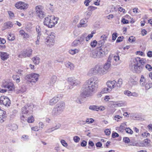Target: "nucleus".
<instances>
[{"mask_svg": "<svg viewBox=\"0 0 152 152\" xmlns=\"http://www.w3.org/2000/svg\"><path fill=\"white\" fill-rule=\"evenodd\" d=\"M98 78L92 77L85 83L84 89L80 94L81 96L86 98L92 96V93L97 88L98 83Z\"/></svg>", "mask_w": 152, "mask_h": 152, "instance_id": "1", "label": "nucleus"}, {"mask_svg": "<svg viewBox=\"0 0 152 152\" xmlns=\"http://www.w3.org/2000/svg\"><path fill=\"white\" fill-rule=\"evenodd\" d=\"M58 20V18L55 17L54 15H48L45 18L44 24L49 28H52L57 23Z\"/></svg>", "mask_w": 152, "mask_h": 152, "instance_id": "2", "label": "nucleus"}, {"mask_svg": "<svg viewBox=\"0 0 152 152\" xmlns=\"http://www.w3.org/2000/svg\"><path fill=\"white\" fill-rule=\"evenodd\" d=\"M143 68L142 65L136 64L135 63L131 61L129 64L130 69L133 72L137 73H140L142 70Z\"/></svg>", "mask_w": 152, "mask_h": 152, "instance_id": "3", "label": "nucleus"}, {"mask_svg": "<svg viewBox=\"0 0 152 152\" xmlns=\"http://www.w3.org/2000/svg\"><path fill=\"white\" fill-rule=\"evenodd\" d=\"M97 52V58H99L103 57L107 52L109 50L108 48H107L106 45H104L101 47V48H98L96 49Z\"/></svg>", "mask_w": 152, "mask_h": 152, "instance_id": "4", "label": "nucleus"}, {"mask_svg": "<svg viewBox=\"0 0 152 152\" xmlns=\"http://www.w3.org/2000/svg\"><path fill=\"white\" fill-rule=\"evenodd\" d=\"M39 75L38 74L35 73H31L27 75L25 77V79L28 80H30V83H35L37 81L38 79Z\"/></svg>", "mask_w": 152, "mask_h": 152, "instance_id": "5", "label": "nucleus"}, {"mask_svg": "<svg viewBox=\"0 0 152 152\" xmlns=\"http://www.w3.org/2000/svg\"><path fill=\"white\" fill-rule=\"evenodd\" d=\"M11 101L7 96H1L0 97V104L8 107L10 106Z\"/></svg>", "mask_w": 152, "mask_h": 152, "instance_id": "6", "label": "nucleus"}, {"mask_svg": "<svg viewBox=\"0 0 152 152\" xmlns=\"http://www.w3.org/2000/svg\"><path fill=\"white\" fill-rule=\"evenodd\" d=\"M35 9L37 16L40 19L43 18L45 16V13L43 11L42 7L40 5L37 6Z\"/></svg>", "mask_w": 152, "mask_h": 152, "instance_id": "7", "label": "nucleus"}, {"mask_svg": "<svg viewBox=\"0 0 152 152\" xmlns=\"http://www.w3.org/2000/svg\"><path fill=\"white\" fill-rule=\"evenodd\" d=\"M2 87L7 88L8 89V91H13L15 88L13 83L6 80H4L3 81L2 84Z\"/></svg>", "mask_w": 152, "mask_h": 152, "instance_id": "8", "label": "nucleus"}, {"mask_svg": "<svg viewBox=\"0 0 152 152\" xmlns=\"http://www.w3.org/2000/svg\"><path fill=\"white\" fill-rule=\"evenodd\" d=\"M54 33H51L48 36L46 39L45 43L47 45L50 46L53 45L54 43V38L55 36L53 34Z\"/></svg>", "mask_w": 152, "mask_h": 152, "instance_id": "9", "label": "nucleus"}, {"mask_svg": "<svg viewBox=\"0 0 152 152\" xmlns=\"http://www.w3.org/2000/svg\"><path fill=\"white\" fill-rule=\"evenodd\" d=\"M34 107V105L32 104L26 105L22 108V113L23 114H27L29 111H31Z\"/></svg>", "mask_w": 152, "mask_h": 152, "instance_id": "10", "label": "nucleus"}, {"mask_svg": "<svg viewBox=\"0 0 152 152\" xmlns=\"http://www.w3.org/2000/svg\"><path fill=\"white\" fill-rule=\"evenodd\" d=\"M32 50L30 48H27L22 51L20 56L24 57H29L31 55Z\"/></svg>", "mask_w": 152, "mask_h": 152, "instance_id": "11", "label": "nucleus"}, {"mask_svg": "<svg viewBox=\"0 0 152 152\" xmlns=\"http://www.w3.org/2000/svg\"><path fill=\"white\" fill-rule=\"evenodd\" d=\"M95 68L96 69L97 74L99 75H102L105 74L106 72L104 71L103 66L99 65H95Z\"/></svg>", "mask_w": 152, "mask_h": 152, "instance_id": "12", "label": "nucleus"}, {"mask_svg": "<svg viewBox=\"0 0 152 152\" xmlns=\"http://www.w3.org/2000/svg\"><path fill=\"white\" fill-rule=\"evenodd\" d=\"M131 61L135 63L136 64L142 65L143 67L144 66L145 61L143 59H140V58L137 57L131 60Z\"/></svg>", "mask_w": 152, "mask_h": 152, "instance_id": "13", "label": "nucleus"}, {"mask_svg": "<svg viewBox=\"0 0 152 152\" xmlns=\"http://www.w3.org/2000/svg\"><path fill=\"white\" fill-rule=\"evenodd\" d=\"M65 106L64 102H61L58 103L55 107L62 113L65 109Z\"/></svg>", "mask_w": 152, "mask_h": 152, "instance_id": "14", "label": "nucleus"}, {"mask_svg": "<svg viewBox=\"0 0 152 152\" xmlns=\"http://www.w3.org/2000/svg\"><path fill=\"white\" fill-rule=\"evenodd\" d=\"M15 6L18 9H25L27 8V5L22 2L19 1L15 4Z\"/></svg>", "mask_w": 152, "mask_h": 152, "instance_id": "15", "label": "nucleus"}, {"mask_svg": "<svg viewBox=\"0 0 152 152\" xmlns=\"http://www.w3.org/2000/svg\"><path fill=\"white\" fill-rule=\"evenodd\" d=\"M68 81L69 82L70 85L73 86L79 85L80 83L78 80L74 78H69Z\"/></svg>", "mask_w": 152, "mask_h": 152, "instance_id": "16", "label": "nucleus"}, {"mask_svg": "<svg viewBox=\"0 0 152 152\" xmlns=\"http://www.w3.org/2000/svg\"><path fill=\"white\" fill-rule=\"evenodd\" d=\"M116 83V82L114 80L113 81H108L107 82L106 84L107 87H108L111 91L112 89L114 88Z\"/></svg>", "mask_w": 152, "mask_h": 152, "instance_id": "17", "label": "nucleus"}, {"mask_svg": "<svg viewBox=\"0 0 152 152\" xmlns=\"http://www.w3.org/2000/svg\"><path fill=\"white\" fill-rule=\"evenodd\" d=\"M96 72L95 66L94 67L91 68L89 70L87 73V75L90 76L96 75L97 74Z\"/></svg>", "mask_w": 152, "mask_h": 152, "instance_id": "18", "label": "nucleus"}, {"mask_svg": "<svg viewBox=\"0 0 152 152\" xmlns=\"http://www.w3.org/2000/svg\"><path fill=\"white\" fill-rule=\"evenodd\" d=\"M87 19L86 18L81 20L80 22V23L77 25L78 28L81 27H86L87 26V25L86 24V23L87 22Z\"/></svg>", "mask_w": 152, "mask_h": 152, "instance_id": "19", "label": "nucleus"}, {"mask_svg": "<svg viewBox=\"0 0 152 152\" xmlns=\"http://www.w3.org/2000/svg\"><path fill=\"white\" fill-rule=\"evenodd\" d=\"M20 34L23 37L24 39H27L30 38V35L26 33L23 30H21L19 31Z\"/></svg>", "mask_w": 152, "mask_h": 152, "instance_id": "20", "label": "nucleus"}, {"mask_svg": "<svg viewBox=\"0 0 152 152\" xmlns=\"http://www.w3.org/2000/svg\"><path fill=\"white\" fill-rule=\"evenodd\" d=\"M9 54L6 52H0V57L1 59L3 61L7 60L9 58Z\"/></svg>", "mask_w": 152, "mask_h": 152, "instance_id": "21", "label": "nucleus"}, {"mask_svg": "<svg viewBox=\"0 0 152 152\" xmlns=\"http://www.w3.org/2000/svg\"><path fill=\"white\" fill-rule=\"evenodd\" d=\"M62 112L55 107L53 109L52 112V115L54 117H56L59 115Z\"/></svg>", "mask_w": 152, "mask_h": 152, "instance_id": "22", "label": "nucleus"}, {"mask_svg": "<svg viewBox=\"0 0 152 152\" xmlns=\"http://www.w3.org/2000/svg\"><path fill=\"white\" fill-rule=\"evenodd\" d=\"M12 26V24L11 22H8L6 23H5L4 24L3 29L4 30L5 29H10Z\"/></svg>", "mask_w": 152, "mask_h": 152, "instance_id": "23", "label": "nucleus"}, {"mask_svg": "<svg viewBox=\"0 0 152 152\" xmlns=\"http://www.w3.org/2000/svg\"><path fill=\"white\" fill-rule=\"evenodd\" d=\"M26 91V88L24 86H22L19 89L16 90V93H23Z\"/></svg>", "mask_w": 152, "mask_h": 152, "instance_id": "24", "label": "nucleus"}, {"mask_svg": "<svg viewBox=\"0 0 152 152\" xmlns=\"http://www.w3.org/2000/svg\"><path fill=\"white\" fill-rule=\"evenodd\" d=\"M65 65L66 67L69 68L71 70H73L74 68V64L69 61L65 63Z\"/></svg>", "mask_w": 152, "mask_h": 152, "instance_id": "25", "label": "nucleus"}, {"mask_svg": "<svg viewBox=\"0 0 152 152\" xmlns=\"http://www.w3.org/2000/svg\"><path fill=\"white\" fill-rule=\"evenodd\" d=\"M86 33L83 34L81 35L80 38L78 39V40H79V42H80L81 44L83 43L84 40L85 39V38L86 37Z\"/></svg>", "mask_w": 152, "mask_h": 152, "instance_id": "26", "label": "nucleus"}, {"mask_svg": "<svg viewBox=\"0 0 152 152\" xmlns=\"http://www.w3.org/2000/svg\"><path fill=\"white\" fill-rule=\"evenodd\" d=\"M58 101V99L56 98V97H54L53 99L50 100L49 102V104L52 105H53L55 103H57Z\"/></svg>", "mask_w": 152, "mask_h": 152, "instance_id": "27", "label": "nucleus"}, {"mask_svg": "<svg viewBox=\"0 0 152 152\" xmlns=\"http://www.w3.org/2000/svg\"><path fill=\"white\" fill-rule=\"evenodd\" d=\"M57 79V77L55 75L53 76L50 80V84L53 85V84L56 82Z\"/></svg>", "mask_w": 152, "mask_h": 152, "instance_id": "28", "label": "nucleus"}, {"mask_svg": "<svg viewBox=\"0 0 152 152\" xmlns=\"http://www.w3.org/2000/svg\"><path fill=\"white\" fill-rule=\"evenodd\" d=\"M32 60L35 64H38L39 62V58L38 57H33L32 58Z\"/></svg>", "mask_w": 152, "mask_h": 152, "instance_id": "29", "label": "nucleus"}, {"mask_svg": "<svg viewBox=\"0 0 152 152\" xmlns=\"http://www.w3.org/2000/svg\"><path fill=\"white\" fill-rule=\"evenodd\" d=\"M97 52L96 50L93 51L91 54V56L93 58H97Z\"/></svg>", "mask_w": 152, "mask_h": 152, "instance_id": "30", "label": "nucleus"}, {"mask_svg": "<svg viewBox=\"0 0 152 152\" xmlns=\"http://www.w3.org/2000/svg\"><path fill=\"white\" fill-rule=\"evenodd\" d=\"M81 44L78 39L75 40L72 44V45L74 47H76Z\"/></svg>", "mask_w": 152, "mask_h": 152, "instance_id": "31", "label": "nucleus"}, {"mask_svg": "<svg viewBox=\"0 0 152 152\" xmlns=\"http://www.w3.org/2000/svg\"><path fill=\"white\" fill-rule=\"evenodd\" d=\"M111 65V64L107 63L105 64L103 66V67L106 72V71L110 68Z\"/></svg>", "mask_w": 152, "mask_h": 152, "instance_id": "32", "label": "nucleus"}, {"mask_svg": "<svg viewBox=\"0 0 152 152\" xmlns=\"http://www.w3.org/2000/svg\"><path fill=\"white\" fill-rule=\"evenodd\" d=\"M36 30L38 37H40L41 35V29L39 26H36Z\"/></svg>", "mask_w": 152, "mask_h": 152, "instance_id": "33", "label": "nucleus"}, {"mask_svg": "<svg viewBox=\"0 0 152 152\" xmlns=\"http://www.w3.org/2000/svg\"><path fill=\"white\" fill-rule=\"evenodd\" d=\"M111 90L109 88H104L102 90L101 93L102 94L106 93L109 92Z\"/></svg>", "mask_w": 152, "mask_h": 152, "instance_id": "34", "label": "nucleus"}, {"mask_svg": "<svg viewBox=\"0 0 152 152\" xmlns=\"http://www.w3.org/2000/svg\"><path fill=\"white\" fill-rule=\"evenodd\" d=\"M89 109L90 110L98 111V106L95 105H91L89 107Z\"/></svg>", "mask_w": 152, "mask_h": 152, "instance_id": "35", "label": "nucleus"}, {"mask_svg": "<svg viewBox=\"0 0 152 152\" xmlns=\"http://www.w3.org/2000/svg\"><path fill=\"white\" fill-rule=\"evenodd\" d=\"M92 12H90L88 10V11L86 12L85 13V15L86 16V19H88L91 16V15L92 14Z\"/></svg>", "mask_w": 152, "mask_h": 152, "instance_id": "36", "label": "nucleus"}, {"mask_svg": "<svg viewBox=\"0 0 152 152\" xmlns=\"http://www.w3.org/2000/svg\"><path fill=\"white\" fill-rule=\"evenodd\" d=\"M78 52V50L77 49H71L69 51V53L72 55H73Z\"/></svg>", "mask_w": 152, "mask_h": 152, "instance_id": "37", "label": "nucleus"}, {"mask_svg": "<svg viewBox=\"0 0 152 152\" xmlns=\"http://www.w3.org/2000/svg\"><path fill=\"white\" fill-rule=\"evenodd\" d=\"M151 140H150L148 139H146L145 140L143 141V144L144 146L149 145V144Z\"/></svg>", "mask_w": 152, "mask_h": 152, "instance_id": "38", "label": "nucleus"}, {"mask_svg": "<svg viewBox=\"0 0 152 152\" xmlns=\"http://www.w3.org/2000/svg\"><path fill=\"white\" fill-rule=\"evenodd\" d=\"M104 40L100 39L99 41L97 43V44L99 45L100 47L99 48H101V47L104 46V45H103L104 44Z\"/></svg>", "mask_w": 152, "mask_h": 152, "instance_id": "39", "label": "nucleus"}, {"mask_svg": "<svg viewBox=\"0 0 152 152\" xmlns=\"http://www.w3.org/2000/svg\"><path fill=\"white\" fill-rule=\"evenodd\" d=\"M97 44V42L96 40H94L93 42H91L90 45L92 48L95 47L96 45Z\"/></svg>", "mask_w": 152, "mask_h": 152, "instance_id": "40", "label": "nucleus"}, {"mask_svg": "<svg viewBox=\"0 0 152 152\" xmlns=\"http://www.w3.org/2000/svg\"><path fill=\"white\" fill-rule=\"evenodd\" d=\"M53 6V5H52L50 4L47 6V9L51 11V12H53L54 9Z\"/></svg>", "mask_w": 152, "mask_h": 152, "instance_id": "41", "label": "nucleus"}, {"mask_svg": "<svg viewBox=\"0 0 152 152\" xmlns=\"http://www.w3.org/2000/svg\"><path fill=\"white\" fill-rule=\"evenodd\" d=\"M118 87H120L121 85L122 84V80L120 78L118 79L117 83L116 84Z\"/></svg>", "mask_w": 152, "mask_h": 152, "instance_id": "42", "label": "nucleus"}, {"mask_svg": "<svg viewBox=\"0 0 152 152\" xmlns=\"http://www.w3.org/2000/svg\"><path fill=\"white\" fill-rule=\"evenodd\" d=\"M145 87L146 89H148L152 87V83H147L145 85Z\"/></svg>", "mask_w": 152, "mask_h": 152, "instance_id": "43", "label": "nucleus"}, {"mask_svg": "<svg viewBox=\"0 0 152 152\" xmlns=\"http://www.w3.org/2000/svg\"><path fill=\"white\" fill-rule=\"evenodd\" d=\"M18 126L15 124H13L11 126L10 129L12 130H15L18 129Z\"/></svg>", "mask_w": 152, "mask_h": 152, "instance_id": "44", "label": "nucleus"}, {"mask_svg": "<svg viewBox=\"0 0 152 152\" xmlns=\"http://www.w3.org/2000/svg\"><path fill=\"white\" fill-rule=\"evenodd\" d=\"M80 140V137L77 136H75L73 137V140L75 142L77 143L79 142Z\"/></svg>", "mask_w": 152, "mask_h": 152, "instance_id": "45", "label": "nucleus"}, {"mask_svg": "<svg viewBox=\"0 0 152 152\" xmlns=\"http://www.w3.org/2000/svg\"><path fill=\"white\" fill-rule=\"evenodd\" d=\"M96 9L97 7H96L90 6L88 8V10L89 11L92 12L93 11L96 10Z\"/></svg>", "mask_w": 152, "mask_h": 152, "instance_id": "46", "label": "nucleus"}, {"mask_svg": "<svg viewBox=\"0 0 152 152\" xmlns=\"http://www.w3.org/2000/svg\"><path fill=\"white\" fill-rule=\"evenodd\" d=\"M125 131L126 133L130 134H132L133 133V131L129 128H125Z\"/></svg>", "mask_w": 152, "mask_h": 152, "instance_id": "47", "label": "nucleus"}, {"mask_svg": "<svg viewBox=\"0 0 152 152\" xmlns=\"http://www.w3.org/2000/svg\"><path fill=\"white\" fill-rule=\"evenodd\" d=\"M142 136L144 137H148L150 136V134L147 132H144L142 134Z\"/></svg>", "mask_w": 152, "mask_h": 152, "instance_id": "48", "label": "nucleus"}, {"mask_svg": "<svg viewBox=\"0 0 152 152\" xmlns=\"http://www.w3.org/2000/svg\"><path fill=\"white\" fill-rule=\"evenodd\" d=\"M34 121V117L32 116H31L28 118L27 121L29 123H32Z\"/></svg>", "mask_w": 152, "mask_h": 152, "instance_id": "49", "label": "nucleus"}, {"mask_svg": "<svg viewBox=\"0 0 152 152\" xmlns=\"http://www.w3.org/2000/svg\"><path fill=\"white\" fill-rule=\"evenodd\" d=\"M117 33L116 32L113 33L112 34V40L115 41L117 37Z\"/></svg>", "mask_w": 152, "mask_h": 152, "instance_id": "50", "label": "nucleus"}, {"mask_svg": "<svg viewBox=\"0 0 152 152\" xmlns=\"http://www.w3.org/2000/svg\"><path fill=\"white\" fill-rule=\"evenodd\" d=\"M135 38L134 37L131 36L129 37L128 40L130 42H132L135 41Z\"/></svg>", "mask_w": 152, "mask_h": 152, "instance_id": "51", "label": "nucleus"}, {"mask_svg": "<svg viewBox=\"0 0 152 152\" xmlns=\"http://www.w3.org/2000/svg\"><path fill=\"white\" fill-rule=\"evenodd\" d=\"M107 37L105 35H102L100 38V39L104 40L105 42V41L107 40Z\"/></svg>", "mask_w": 152, "mask_h": 152, "instance_id": "52", "label": "nucleus"}, {"mask_svg": "<svg viewBox=\"0 0 152 152\" xmlns=\"http://www.w3.org/2000/svg\"><path fill=\"white\" fill-rule=\"evenodd\" d=\"M124 38V37L122 36L118 37L116 40V42H119L122 41Z\"/></svg>", "mask_w": 152, "mask_h": 152, "instance_id": "53", "label": "nucleus"}, {"mask_svg": "<svg viewBox=\"0 0 152 152\" xmlns=\"http://www.w3.org/2000/svg\"><path fill=\"white\" fill-rule=\"evenodd\" d=\"M28 137H29L28 135H23L22 136L21 139L23 140L26 141L28 139Z\"/></svg>", "mask_w": 152, "mask_h": 152, "instance_id": "54", "label": "nucleus"}, {"mask_svg": "<svg viewBox=\"0 0 152 152\" xmlns=\"http://www.w3.org/2000/svg\"><path fill=\"white\" fill-rule=\"evenodd\" d=\"M11 36L12 35L10 34L9 35L8 37V39L10 41H12L15 39V38L14 36L12 37Z\"/></svg>", "mask_w": 152, "mask_h": 152, "instance_id": "55", "label": "nucleus"}, {"mask_svg": "<svg viewBox=\"0 0 152 152\" xmlns=\"http://www.w3.org/2000/svg\"><path fill=\"white\" fill-rule=\"evenodd\" d=\"M121 22L124 24H127L129 23V21L128 20L124 18H123L121 19Z\"/></svg>", "mask_w": 152, "mask_h": 152, "instance_id": "56", "label": "nucleus"}, {"mask_svg": "<svg viewBox=\"0 0 152 152\" xmlns=\"http://www.w3.org/2000/svg\"><path fill=\"white\" fill-rule=\"evenodd\" d=\"M129 83H131L132 85H135L137 84L136 81L134 80L133 79L131 78L129 81Z\"/></svg>", "mask_w": 152, "mask_h": 152, "instance_id": "57", "label": "nucleus"}, {"mask_svg": "<svg viewBox=\"0 0 152 152\" xmlns=\"http://www.w3.org/2000/svg\"><path fill=\"white\" fill-rule=\"evenodd\" d=\"M126 122L121 124L120 126V129L121 128L122 129H123L125 128V126H126Z\"/></svg>", "mask_w": 152, "mask_h": 152, "instance_id": "58", "label": "nucleus"}, {"mask_svg": "<svg viewBox=\"0 0 152 152\" xmlns=\"http://www.w3.org/2000/svg\"><path fill=\"white\" fill-rule=\"evenodd\" d=\"M132 93L129 91H124V94L126 95H127L129 96H130L131 95Z\"/></svg>", "mask_w": 152, "mask_h": 152, "instance_id": "59", "label": "nucleus"}, {"mask_svg": "<svg viewBox=\"0 0 152 152\" xmlns=\"http://www.w3.org/2000/svg\"><path fill=\"white\" fill-rule=\"evenodd\" d=\"M81 96L77 98L76 100V102L79 104H81L82 103V99Z\"/></svg>", "mask_w": 152, "mask_h": 152, "instance_id": "60", "label": "nucleus"}, {"mask_svg": "<svg viewBox=\"0 0 152 152\" xmlns=\"http://www.w3.org/2000/svg\"><path fill=\"white\" fill-rule=\"evenodd\" d=\"M145 67L149 71H151L152 69V67L149 64H147L145 66Z\"/></svg>", "mask_w": 152, "mask_h": 152, "instance_id": "61", "label": "nucleus"}, {"mask_svg": "<svg viewBox=\"0 0 152 152\" xmlns=\"http://www.w3.org/2000/svg\"><path fill=\"white\" fill-rule=\"evenodd\" d=\"M87 142L85 140H83L80 143V145L82 147H85L86 146Z\"/></svg>", "mask_w": 152, "mask_h": 152, "instance_id": "62", "label": "nucleus"}, {"mask_svg": "<svg viewBox=\"0 0 152 152\" xmlns=\"http://www.w3.org/2000/svg\"><path fill=\"white\" fill-rule=\"evenodd\" d=\"M119 136V134L116 132L113 133L112 134V137L113 138H115Z\"/></svg>", "mask_w": 152, "mask_h": 152, "instance_id": "63", "label": "nucleus"}, {"mask_svg": "<svg viewBox=\"0 0 152 152\" xmlns=\"http://www.w3.org/2000/svg\"><path fill=\"white\" fill-rule=\"evenodd\" d=\"M123 141L126 143H128L130 141V140L129 138L125 137L123 138Z\"/></svg>", "mask_w": 152, "mask_h": 152, "instance_id": "64", "label": "nucleus"}]
</instances>
